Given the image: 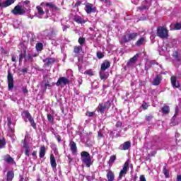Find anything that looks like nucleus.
I'll return each instance as SVG.
<instances>
[{"label":"nucleus","instance_id":"nucleus-1","mask_svg":"<svg viewBox=\"0 0 181 181\" xmlns=\"http://www.w3.org/2000/svg\"><path fill=\"white\" fill-rule=\"evenodd\" d=\"M81 158L82 163L83 165H86V168H90L93 165V160L89 152L82 151L81 153Z\"/></svg>","mask_w":181,"mask_h":181},{"label":"nucleus","instance_id":"nucleus-2","mask_svg":"<svg viewBox=\"0 0 181 181\" xmlns=\"http://www.w3.org/2000/svg\"><path fill=\"white\" fill-rule=\"evenodd\" d=\"M156 35L160 39H168L169 37V30H168L167 28L158 26Z\"/></svg>","mask_w":181,"mask_h":181},{"label":"nucleus","instance_id":"nucleus-3","mask_svg":"<svg viewBox=\"0 0 181 181\" xmlns=\"http://www.w3.org/2000/svg\"><path fill=\"white\" fill-rule=\"evenodd\" d=\"M110 108H111V101L107 100L105 103H99L96 108V111L103 115V114H104L107 110H110Z\"/></svg>","mask_w":181,"mask_h":181},{"label":"nucleus","instance_id":"nucleus-4","mask_svg":"<svg viewBox=\"0 0 181 181\" xmlns=\"http://www.w3.org/2000/svg\"><path fill=\"white\" fill-rule=\"evenodd\" d=\"M138 36V33H131L127 35H123L120 43L122 45L124 43H128V42H131V40H136Z\"/></svg>","mask_w":181,"mask_h":181},{"label":"nucleus","instance_id":"nucleus-5","mask_svg":"<svg viewBox=\"0 0 181 181\" xmlns=\"http://www.w3.org/2000/svg\"><path fill=\"white\" fill-rule=\"evenodd\" d=\"M26 11H28L26 8L22 6V5L18 4L14 7L13 10H11V13L16 16H18V15L22 16L26 13Z\"/></svg>","mask_w":181,"mask_h":181},{"label":"nucleus","instance_id":"nucleus-6","mask_svg":"<svg viewBox=\"0 0 181 181\" xmlns=\"http://www.w3.org/2000/svg\"><path fill=\"white\" fill-rule=\"evenodd\" d=\"M23 115L27 119H28L30 126L33 128V129H36L37 126H36V122H35V119L32 117V115L29 112L28 110H24L23 112Z\"/></svg>","mask_w":181,"mask_h":181},{"label":"nucleus","instance_id":"nucleus-7","mask_svg":"<svg viewBox=\"0 0 181 181\" xmlns=\"http://www.w3.org/2000/svg\"><path fill=\"white\" fill-rule=\"evenodd\" d=\"M128 170H129V161H125L123 165V168L120 170L119 173V179L121 180L124 176L128 173Z\"/></svg>","mask_w":181,"mask_h":181},{"label":"nucleus","instance_id":"nucleus-8","mask_svg":"<svg viewBox=\"0 0 181 181\" xmlns=\"http://www.w3.org/2000/svg\"><path fill=\"white\" fill-rule=\"evenodd\" d=\"M85 11L88 15H90V13H95L97 8L91 3H87L85 5Z\"/></svg>","mask_w":181,"mask_h":181},{"label":"nucleus","instance_id":"nucleus-9","mask_svg":"<svg viewBox=\"0 0 181 181\" xmlns=\"http://www.w3.org/2000/svg\"><path fill=\"white\" fill-rule=\"evenodd\" d=\"M43 79H44V82H45V88H44V93H45L46 90H47V87H54V82H52V78H48L47 75H45L43 76Z\"/></svg>","mask_w":181,"mask_h":181},{"label":"nucleus","instance_id":"nucleus-10","mask_svg":"<svg viewBox=\"0 0 181 181\" xmlns=\"http://www.w3.org/2000/svg\"><path fill=\"white\" fill-rule=\"evenodd\" d=\"M7 83H8V90L11 91V90H13V76L11 73V71H8L7 75Z\"/></svg>","mask_w":181,"mask_h":181},{"label":"nucleus","instance_id":"nucleus-11","mask_svg":"<svg viewBox=\"0 0 181 181\" xmlns=\"http://www.w3.org/2000/svg\"><path fill=\"white\" fill-rule=\"evenodd\" d=\"M55 84L57 87H60L62 84L63 86H67V84H70V81L67 78L62 76L58 78Z\"/></svg>","mask_w":181,"mask_h":181},{"label":"nucleus","instance_id":"nucleus-12","mask_svg":"<svg viewBox=\"0 0 181 181\" xmlns=\"http://www.w3.org/2000/svg\"><path fill=\"white\" fill-rule=\"evenodd\" d=\"M42 62L45 63L43 67H49L56 63V58L48 57L43 59Z\"/></svg>","mask_w":181,"mask_h":181},{"label":"nucleus","instance_id":"nucleus-13","mask_svg":"<svg viewBox=\"0 0 181 181\" xmlns=\"http://www.w3.org/2000/svg\"><path fill=\"white\" fill-rule=\"evenodd\" d=\"M23 148L25 149V156H30V147L29 146V144H28V142L26 140H23Z\"/></svg>","mask_w":181,"mask_h":181},{"label":"nucleus","instance_id":"nucleus-14","mask_svg":"<svg viewBox=\"0 0 181 181\" xmlns=\"http://www.w3.org/2000/svg\"><path fill=\"white\" fill-rule=\"evenodd\" d=\"M69 148L73 153V155H76L77 153V144L74 141L71 140L69 141Z\"/></svg>","mask_w":181,"mask_h":181},{"label":"nucleus","instance_id":"nucleus-15","mask_svg":"<svg viewBox=\"0 0 181 181\" xmlns=\"http://www.w3.org/2000/svg\"><path fill=\"white\" fill-rule=\"evenodd\" d=\"M106 172H107L106 177L108 181L115 180V174L114 173V172L112 170H107Z\"/></svg>","mask_w":181,"mask_h":181},{"label":"nucleus","instance_id":"nucleus-16","mask_svg":"<svg viewBox=\"0 0 181 181\" xmlns=\"http://www.w3.org/2000/svg\"><path fill=\"white\" fill-rule=\"evenodd\" d=\"M15 1L16 0H6L3 3L0 2V8H1V9H3V8H8V6H11L12 4H15Z\"/></svg>","mask_w":181,"mask_h":181},{"label":"nucleus","instance_id":"nucleus-17","mask_svg":"<svg viewBox=\"0 0 181 181\" xmlns=\"http://www.w3.org/2000/svg\"><path fill=\"white\" fill-rule=\"evenodd\" d=\"M146 43V37H141L138 39V40L135 42V46L137 47H141V46H144Z\"/></svg>","mask_w":181,"mask_h":181},{"label":"nucleus","instance_id":"nucleus-18","mask_svg":"<svg viewBox=\"0 0 181 181\" xmlns=\"http://www.w3.org/2000/svg\"><path fill=\"white\" fill-rule=\"evenodd\" d=\"M110 66H111V62H110V61L105 60L101 64L100 70L101 71H105V70H107V69H110Z\"/></svg>","mask_w":181,"mask_h":181},{"label":"nucleus","instance_id":"nucleus-19","mask_svg":"<svg viewBox=\"0 0 181 181\" xmlns=\"http://www.w3.org/2000/svg\"><path fill=\"white\" fill-rule=\"evenodd\" d=\"M170 81H171V84L173 87H175V88H180V84L177 83V77H176L175 76H173L170 78Z\"/></svg>","mask_w":181,"mask_h":181},{"label":"nucleus","instance_id":"nucleus-20","mask_svg":"<svg viewBox=\"0 0 181 181\" xmlns=\"http://www.w3.org/2000/svg\"><path fill=\"white\" fill-rule=\"evenodd\" d=\"M45 156H46V146H45V145H42L40 148L39 158L40 159H43V158H45Z\"/></svg>","mask_w":181,"mask_h":181},{"label":"nucleus","instance_id":"nucleus-21","mask_svg":"<svg viewBox=\"0 0 181 181\" xmlns=\"http://www.w3.org/2000/svg\"><path fill=\"white\" fill-rule=\"evenodd\" d=\"M49 160L52 169H56V168H57V163H56V158H54V155H53V153L50 154Z\"/></svg>","mask_w":181,"mask_h":181},{"label":"nucleus","instance_id":"nucleus-22","mask_svg":"<svg viewBox=\"0 0 181 181\" xmlns=\"http://www.w3.org/2000/svg\"><path fill=\"white\" fill-rule=\"evenodd\" d=\"M74 21L76 22V23H78L81 25H83V24L87 23V21L83 19V18H81V16H75L74 17Z\"/></svg>","mask_w":181,"mask_h":181},{"label":"nucleus","instance_id":"nucleus-23","mask_svg":"<svg viewBox=\"0 0 181 181\" xmlns=\"http://www.w3.org/2000/svg\"><path fill=\"white\" fill-rule=\"evenodd\" d=\"M162 81V76L160 75H156V78L153 81V86H159Z\"/></svg>","mask_w":181,"mask_h":181},{"label":"nucleus","instance_id":"nucleus-24","mask_svg":"<svg viewBox=\"0 0 181 181\" xmlns=\"http://www.w3.org/2000/svg\"><path fill=\"white\" fill-rule=\"evenodd\" d=\"M13 177H15V173L13 171H8L6 174V181H12L13 180Z\"/></svg>","mask_w":181,"mask_h":181},{"label":"nucleus","instance_id":"nucleus-25","mask_svg":"<svg viewBox=\"0 0 181 181\" xmlns=\"http://www.w3.org/2000/svg\"><path fill=\"white\" fill-rule=\"evenodd\" d=\"M115 160H117V155H112L110 157L109 161L107 163V165H109L110 168L114 165Z\"/></svg>","mask_w":181,"mask_h":181},{"label":"nucleus","instance_id":"nucleus-26","mask_svg":"<svg viewBox=\"0 0 181 181\" xmlns=\"http://www.w3.org/2000/svg\"><path fill=\"white\" fill-rule=\"evenodd\" d=\"M122 148V151H128L131 148V141H126L124 142L122 146H120V148Z\"/></svg>","mask_w":181,"mask_h":181},{"label":"nucleus","instance_id":"nucleus-27","mask_svg":"<svg viewBox=\"0 0 181 181\" xmlns=\"http://www.w3.org/2000/svg\"><path fill=\"white\" fill-rule=\"evenodd\" d=\"M137 57H138V54H136L132 58H131L129 59V61L127 63V66L129 67V66H131V64H134L135 63V62H136V60L138 59Z\"/></svg>","mask_w":181,"mask_h":181},{"label":"nucleus","instance_id":"nucleus-28","mask_svg":"<svg viewBox=\"0 0 181 181\" xmlns=\"http://www.w3.org/2000/svg\"><path fill=\"white\" fill-rule=\"evenodd\" d=\"M161 111L164 115H168V114L170 112V108L169 107V106L165 105L162 107Z\"/></svg>","mask_w":181,"mask_h":181},{"label":"nucleus","instance_id":"nucleus-29","mask_svg":"<svg viewBox=\"0 0 181 181\" xmlns=\"http://www.w3.org/2000/svg\"><path fill=\"white\" fill-rule=\"evenodd\" d=\"M100 80H107L108 78V74H105L104 71H101L99 73Z\"/></svg>","mask_w":181,"mask_h":181},{"label":"nucleus","instance_id":"nucleus-30","mask_svg":"<svg viewBox=\"0 0 181 181\" xmlns=\"http://www.w3.org/2000/svg\"><path fill=\"white\" fill-rule=\"evenodd\" d=\"M19 54V58H18V62L19 63H22L23 60V57H26V51H24V53L21 51H18Z\"/></svg>","mask_w":181,"mask_h":181},{"label":"nucleus","instance_id":"nucleus-31","mask_svg":"<svg viewBox=\"0 0 181 181\" xmlns=\"http://www.w3.org/2000/svg\"><path fill=\"white\" fill-rule=\"evenodd\" d=\"M36 9L37 11V13L40 16H43L45 15V11L43 10V8L40 6H37Z\"/></svg>","mask_w":181,"mask_h":181},{"label":"nucleus","instance_id":"nucleus-32","mask_svg":"<svg viewBox=\"0 0 181 181\" xmlns=\"http://www.w3.org/2000/svg\"><path fill=\"white\" fill-rule=\"evenodd\" d=\"M45 6H49V8H52V9H54L55 11H60V8L56 6V5H54L52 2L46 3Z\"/></svg>","mask_w":181,"mask_h":181},{"label":"nucleus","instance_id":"nucleus-33","mask_svg":"<svg viewBox=\"0 0 181 181\" xmlns=\"http://www.w3.org/2000/svg\"><path fill=\"white\" fill-rule=\"evenodd\" d=\"M83 51V47L78 45V46H74V53H81Z\"/></svg>","mask_w":181,"mask_h":181},{"label":"nucleus","instance_id":"nucleus-34","mask_svg":"<svg viewBox=\"0 0 181 181\" xmlns=\"http://www.w3.org/2000/svg\"><path fill=\"white\" fill-rule=\"evenodd\" d=\"M35 49L37 52H42L43 50V43L38 42L35 45Z\"/></svg>","mask_w":181,"mask_h":181},{"label":"nucleus","instance_id":"nucleus-35","mask_svg":"<svg viewBox=\"0 0 181 181\" xmlns=\"http://www.w3.org/2000/svg\"><path fill=\"white\" fill-rule=\"evenodd\" d=\"M5 162L7 163H13L15 161L12 157L9 154L7 155V158L4 159Z\"/></svg>","mask_w":181,"mask_h":181},{"label":"nucleus","instance_id":"nucleus-36","mask_svg":"<svg viewBox=\"0 0 181 181\" xmlns=\"http://www.w3.org/2000/svg\"><path fill=\"white\" fill-rule=\"evenodd\" d=\"M25 62H30V63H33V57L30 54H28L26 57H25Z\"/></svg>","mask_w":181,"mask_h":181},{"label":"nucleus","instance_id":"nucleus-37","mask_svg":"<svg viewBox=\"0 0 181 181\" xmlns=\"http://www.w3.org/2000/svg\"><path fill=\"white\" fill-rule=\"evenodd\" d=\"M163 173H164L165 177H166V179H168V177H169V170H168V168H166V167H165L163 169Z\"/></svg>","mask_w":181,"mask_h":181},{"label":"nucleus","instance_id":"nucleus-38","mask_svg":"<svg viewBox=\"0 0 181 181\" xmlns=\"http://www.w3.org/2000/svg\"><path fill=\"white\" fill-rule=\"evenodd\" d=\"M5 145H6V141L5 140V138L0 139V149H2Z\"/></svg>","mask_w":181,"mask_h":181},{"label":"nucleus","instance_id":"nucleus-39","mask_svg":"<svg viewBox=\"0 0 181 181\" xmlns=\"http://www.w3.org/2000/svg\"><path fill=\"white\" fill-rule=\"evenodd\" d=\"M145 119L147 121V122H151L152 119H153V115H148L145 116Z\"/></svg>","mask_w":181,"mask_h":181},{"label":"nucleus","instance_id":"nucleus-40","mask_svg":"<svg viewBox=\"0 0 181 181\" xmlns=\"http://www.w3.org/2000/svg\"><path fill=\"white\" fill-rule=\"evenodd\" d=\"M47 118L49 122H51V124H53V122H54V118L50 114H47Z\"/></svg>","mask_w":181,"mask_h":181},{"label":"nucleus","instance_id":"nucleus-41","mask_svg":"<svg viewBox=\"0 0 181 181\" xmlns=\"http://www.w3.org/2000/svg\"><path fill=\"white\" fill-rule=\"evenodd\" d=\"M78 42L81 46H83L84 43H86V38L83 37H80L78 40Z\"/></svg>","mask_w":181,"mask_h":181},{"label":"nucleus","instance_id":"nucleus-42","mask_svg":"<svg viewBox=\"0 0 181 181\" xmlns=\"http://www.w3.org/2000/svg\"><path fill=\"white\" fill-rule=\"evenodd\" d=\"M96 56L98 59H103L105 55H104V53H103L101 51H98L96 52Z\"/></svg>","mask_w":181,"mask_h":181},{"label":"nucleus","instance_id":"nucleus-43","mask_svg":"<svg viewBox=\"0 0 181 181\" xmlns=\"http://www.w3.org/2000/svg\"><path fill=\"white\" fill-rule=\"evenodd\" d=\"M84 74H86L88 76H90V77L94 76V73L93 72V70L91 69H88V70H86L85 72H84Z\"/></svg>","mask_w":181,"mask_h":181},{"label":"nucleus","instance_id":"nucleus-44","mask_svg":"<svg viewBox=\"0 0 181 181\" xmlns=\"http://www.w3.org/2000/svg\"><path fill=\"white\" fill-rule=\"evenodd\" d=\"M53 134L54 135V138H56L58 143L62 142V136L61 135H59L56 133H53Z\"/></svg>","mask_w":181,"mask_h":181},{"label":"nucleus","instance_id":"nucleus-45","mask_svg":"<svg viewBox=\"0 0 181 181\" xmlns=\"http://www.w3.org/2000/svg\"><path fill=\"white\" fill-rule=\"evenodd\" d=\"M181 29V22L180 23H176L175 24V30H180Z\"/></svg>","mask_w":181,"mask_h":181},{"label":"nucleus","instance_id":"nucleus-46","mask_svg":"<svg viewBox=\"0 0 181 181\" xmlns=\"http://www.w3.org/2000/svg\"><path fill=\"white\" fill-rule=\"evenodd\" d=\"M7 125L8 128H11V125H12V118L11 117H7Z\"/></svg>","mask_w":181,"mask_h":181},{"label":"nucleus","instance_id":"nucleus-47","mask_svg":"<svg viewBox=\"0 0 181 181\" xmlns=\"http://www.w3.org/2000/svg\"><path fill=\"white\" fill-rule=\"evenodd\" d=\"M0 49L1 50V54H9V51L5 50V49H4V47H0Z\"/></svg>","mask_w":181,"mask_h":181},{"label":"nucleus","instance_id":"nucleus-48","mask_svg":"<svg viewBox=\"0 0 181 181\" xmlns=\"http://www.w3.org/2000/svg\"><path fill=\"white\" fill-rule=\"evenodd\" d=\"M94 179H95V175H89V176H87L86 177V180H88V181H93V180H94Z\"/></svg>","mask_w":181,"mask_h":181},{"label":"nucleus","instance_id":"nucleus-49","mask_svg":"<svg viewBox=\"0 0 181 181\" xmlns=\"http://www.w3.org/2000/svg\"><path fill=\"white\" fill-rule=\"evenodd\" d=\"M141 107L143 110H148V107H149V105H148V103H146V102H144L141 105Z\"/></svg>","mask_w":181,"mask_h":181},{"label":"nucleus","instance_id":"nucleus-50","mask_svg":"<svg viewBox=\"0 0 181 181\" xmlns=\"http://www.w3.org/2000/svg\"><path fill=\"white\" fill-rule=\"evenodd\" d=\"M116 128H121L122 127V122L121 121H117L115 124Z\"/></svg>","mask_w":181,"mask_h":181},{"label":"nucleus","instance_id":"nucleus-51","mask_svg":"<svg viewBox=\"0 0 181 181\" xmlns=\"http://www.w3.org/2000/svg\"><path fill=\"white\" fill-rule=\"evenodd\" d=\"M179 114V107L176 106L175 107V115L173 117H177V115H178Z\"/></svg>","mask_w":181,"mask_h":181},{"label":"nucleus","instance_id":"nucleus-52","mask_svg":"<svg viewBox=\"0 0 181 181\" xmlns=\"http://www.w3.org/2000/svg\"><path fill=\"white\" fill-rule=\"evenodd\" d=\"M86 115L87 117H93L94 115V112L87 111Z\"/></svg>","mask_w":181,"mask_h":181},{"label":"nucleus","instance_id":"nucleus-53","mask_svg":"<svg viewBox=\"0 0 181 181\" xmlns=\"http://www.w3.org/2000/svg\"><path fill=\"white\" fill-rule=\"evenodd\" d=\"M11 61L13 63H16V62H18V60H16V55H15V54L11 55Z\"/></svg>","mask_w":181,"mask_h":181},{"label":"nucleus","instance_id":"nucleus-54","mask_svg":"<svg viewBox=\"0 0 181 181\" xmlns=\"http://www.w3.org/2000/svg\"><path fill=\"white\" fill-rule=\"evenodd\" d=\"M22 91L24 94H28V93H29V90H28V88L25 86L22 87Z\"/></svg>","mask_w":181,"mask_h":181},{"label":"nucleus","instance_id":"nucleus-55","mask_svg":"<svg viewBox=\"0 0 181 181\" xmlns=\"http://www.w3.org/2000/svg\"><path fill=\"white\" fill-rule=\"evenodd\" d=\"M81 5V1H77L76 4L73 6V8H77V6H80Z\"/></svg>","mask_w":181,"mask_h":181},{"label":"nucleus","instance_id":"nucleus-56","mask_svg":"<svg viewBox=\"0 0 181 181\" xmlns=\"http://www.w3.org/2000/svg\"><path fill=\"white\" fill-rule=\"evenodd\" d=\"M155 64H156L158 66V62H156V61H151L150 62V67L155 66Z\"/></svg>","mask_w":181,"mask_h":181},{"label":"nucleus","instance_id":"nucleus-57","mask_svg":"<svg viewBox=\"0 0 181 181\" xmlns=\"http://www.w3.org/2000/svg\"><path fill=\"white\" fill-rule=\"evenodd\" d=\"M32 156L34 158V159H37V154H36V151H33Z\"/></svg>","mask_w":181,"mask_h":181},{"label":"nucleus","instance_id":"nucleus-58","mask_svg":"<svg viewBox=\"0 0 181 181\" xmlns=\"http://www.w3.org/2000/svg\"><path fill=\"white\" fill-rule=\"evenodd\" d=\"M173 57H174L175 59H177V57H179V52H177V51H175L174 54H173Z\"/></svg>","mask_w":181,"mask_h":181},{"label":"nucleus","instance_id":"nucleus-59","mask_svg":"<svg viewBox=\"0 0 181 181\" xmlns=\"http://www.w3.org/2000/svg\"><path fill=\"white\" fill-rule=\"evenodd\" d=\"M170 30H176L175 29V24L173 23L170 25Z\"/></svg>","mask_w":181,"mask_h":181},{"label":"nucleus","instance_id":"nucleus-60","mask_svg":"<svg viewBox=\"0 0 181 181\" xmlns=\"http://www.w3.org/2000/svg\"><path fill=\"white\" fill-rule=\"evenodd\" d=\"M22 2H23V5H29V4H30V1H29V0H25Z\"/></svg>","mask_w":181,"mask_h":181},{"label":"nucleus","instance_id":"nucleus-61","mask_svg":"<svg viewBox=\"0 0 181 181\" xmlns=\"http://www.w3.org/2000/svg\"><path fill=\"white\" fill-rule=\"evenodd\" d=\"M140 181H146V179L145 178V175L140 176Z\"/></svg>","mask_w":181,"mask_h":181},{"label":"nucleus","instance_id":"nucleus-62","mask_svg":"<svg viewBox=\"0 0 181 181\" xmlns=\"http://www.w3.org/2000/svg\"><path fill=\"white\" fill-rule=\"evenodd\" d=\"M70 26L69 25H64L63 26V31L65 32L66 30L69 29Z\"/></svg>","mask_w":181,"mask_h":181},{"label":"nucleus","instance_id":"nucleus-63","mask_svg":"<svg viewBox=\"0 0 181 181\" xmlns=\"http://www.w3.org/2000/svg\"><path fill=\"white\" fill-rule=\"evenodd\" d=\"M19 178H20L19 181H24L25 180V178H24L23 175H19Z\"/></svg>","mask_w":181,"mask_h":181},{"label":"nucleus","instance_id":"nucleus-64","mask_svg":"<svg viewBox=\"0 0 181 181\" xmlns=\"http://www.w3.org/2000/svg\"><path fill=\"white\" fill-rule=\"evenodd\" d=\"M177 181H181V175L177 176Z\"/></svg>","mask_w":181,"mask_h":181}]
</instances>
